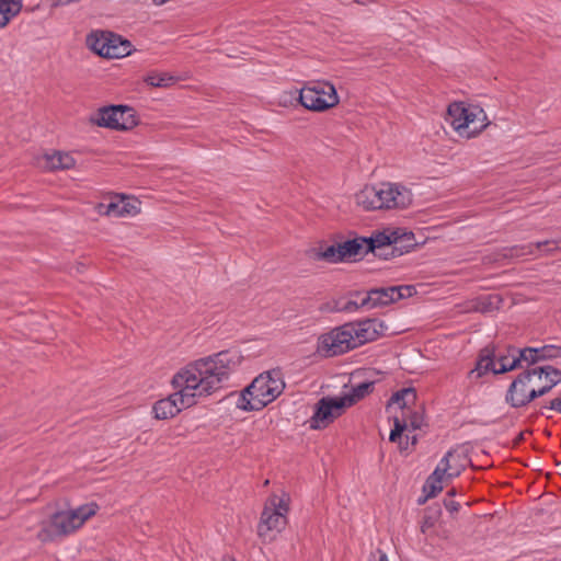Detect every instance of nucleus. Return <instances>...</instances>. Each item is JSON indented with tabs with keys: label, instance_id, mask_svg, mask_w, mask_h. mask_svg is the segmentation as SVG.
Wrapping results in <instances>:
<instances>
[{
	"label": "nucleus",
	"instance_id": "f257e3e1",
	"mask_svg": "<svg viewBox=\"0 0 561 561\" xmlns=\"http://www.w3.org/2000/svg\"><path fill=\"white\" fill-rule=\"evenodd\" d=\"M242 358L239 350H228L194 360L174 374L171 383L186 398V403L194 405L198 399L219 390Z\"/></svg>",
	"mask_w": 561,
	"mask_h": 561
},
{
	"label": "nucleus",
	"instance_id": "f03ea898",
	"mask_svg": "<svg viewBox=\"0 0 561 561\" xmlns=\"http://www.w3.org/2000/svg\"><path fill=\"white\" fill-rule=\"evenodd\" d=\"M382 332L383 324L377 319L345 323L318 337L317 353L322 357L339 356L377 340Z\"/></svg>",
	"mask_w": 561,
	"mask_h": 561
},
{
	"label": "nucleus",
	"instance_id": "7ed1b4c3",
	"mask_svg": "<svg viewBox=\"0 0 561 561\" xmlns=\"http://www.w3.org/2000/svg\"><path fill=\"white\" fill-rule=\"evenodd\" d=\"M99 508L95 502H89L76 508L57 511L39 522L36 537L47 543L70 536L92 518Z\"/></svg>",
	"mask_w": 561,
	"mask_h": 561
},
{
	"label": "nucleus",
	"instance_id": "20e7f679",
	"mask_svg": "<svg viewBox=\"0 0 561 561\" xmlns=\"http://www.w3.org/2000/svg\"><path fill=\"white\" fill-rule=\"evenodd\" d=\"M354 202L364 211L405 208L412 203V193L403 185L385 182L365 185L355 193Z\"/></svg>",
	"mask_w": 561,
	"mask_h": 561
},
{
	"label": "nucleus",
	"instance_id": "39448f33",
	"mask_svg": "<svg viewBox=\"0 0 561 561\" xmlns=\"http://www.w3.org/2000/svg\"><path fill=\"white\" fill-rule=\"evenodd\" d=\"M285 382L279 370L260 374L241 392L237 407L243 411H259L275 401L284 391Z\"/></svg>",
	"mask_w": 561,
	"mask_h": 561
},
{
	"label": "nucleus",
	"instance_id": "423d86ee",
	"mask_svg": "<svg viewBox=\"0 0 561 561\" xmlns=\"http://www.w3.org/2000/svg\"><path fill=\"white\" fill-rule=\"evenodd\" d=\"M293 101L302 105L306 110L323 113L334 108L340 103L334 84L327 80H310L302 88L295 92H284L280 96V104H291Z\"/></svg>",
	"mask_w": 561,
	"mask_h": 561
},
{
	"label": "nucleus",
	"instance_id": "0eeeda50",
	"mask_svg": "<svg viewBox=\"0 0 561 561\" xmlns=\"http://www.w3.org/2000/svg\"><path fill=\"white\" fill-rule=\"evenodd\" d=\"M446 122L463 139L478 137L491 124L485 111L480 105L462 101L448 105Z\"/></svg>",
	"mask_w": 561,
	"mask_h": 561
},
{
	"label": "nucleus",
	"instance_id": "6e6552de",
	"mask_svg": "<svg viewBox=\"0 0 561 561\" xmlns=\"http://www.w3.org/2000/svg\"><path fill=\"white\" fill-rule=\"evenodd\" d=\"M290 511L287 493L272 494L265 502L257 524V536L264 543H271L286 528Z\"/></svg>",
	"mask_w": 561,
	"mask_h": 561
},
{
	"label": "nucleus",
	"instance_id": "1a4fd4ad",
	"mask_svg": "<svg viewBox=\"0 0 561 561\" xmlns=\"http://www.w3.org/2000/svg\"><path fill=\"white\" fill-rule=\"evenodd\" d=\"M413 389H403L392 396L388 409H399L400 414L393 416L394 426L390 432L389 439L397 442L405 431H415L423 425V414L420 410H412L410 403L415 401Z\"/></svg>",
	"mask_w": 561,
	"mask_h": 561
},
{
	"label": "nucleus",
	"instance_id": "9d476101",
	"mask_svg": "<svg viewBox=\"0 0 561 561\" xmlns=\"http://www.w3.org/2000/svg\"><path fill=\"white\" fill-rule=\"evenodd\" d=\"M85 44L96 55L107 58H124L134 50V45L128 39L110 31L94 30L87 35Z\"/></svg>",
	"mask_w": 561,
	"mask_h": 561
},
{
	"label": "nucleus",
	"instance_id": "9b49d317",
	"mask_svg": "<svg viewBox=\"0 0 561 561\" xmlns=\"http://www.w3.org/2000/svg\"><path fill=\"white\" fill-rule=\"evenodd\" d=\"M368 252H375L388 245H393L396 250L409 252L416 245L414 233L403 227L387 226L373 231L370 237L366 238Z\"/></svg>",
	"mask_w": 561,
	"mask_h": 561
},
{
	"label": "nucleus",
	"instance_id": "f8f14e48",
	"mask_svg": "<svg viewBox=\"0 0 561 561\" xmlns=\"http://www.w3.org/2000/svg\"><path fill=\"white\" fill-rule=\"evenodd\" d=\"M91 122L100 127L115 130H129L138 123L135 111L126 105L101 107L91 116Z\"/></svg>",
	"mask_w": 561,
	"mask_h": 561
},
{
	"label": "nucleus",
	"instance_id": "ddd939ff",
	"mask_svg": "<svg viewBox=\"0 0 561 561\" xmlns=\"http://www.w3.org/2000/svg\"><path fill=\"white\" fill-rule=\"evenodd\" d=\"M538 379L533 369L520 373L508 386L505 402L514 409L527 407L537 399L535 388Z\"/></svg>",
	"mask_w": 561,
	"mask_h": 561
},
{
	"label": "nucleus",
	"instance_id": "4468645a",
	"mask_svg": "<svg viewBox=\"0 0 561 561\" xmlns=\"http://www.w3.org/2000/svg\"><path fill=\"white\" fill-rule=\"evenodd\" d=\"M415 289L412 286H392L386 288H376L369 290L360 301H350L346 306L347 310L357 309L363 307L373 309L389 305L402 298L410 297L414 294Z\"/></svg>",
	"mask_w": 561,
	"mask_h": 561
},
{
	"label": "nucleus",
	"instance_id": "2eb2a0df",
	"mask_svg": "<svg viewBox=\"0 0 561 561\" xmlns=\"http://www.w3.org/2000/svg\"><path fill=\"white\" fill-rule=\"evenodd\" d=\"M95 211L101 216L125 218L135 217L141 211V202L125 194H111L107 202L96 204Z\"/></svg>",
	"mask_w": 561,
	"mask_h": 561
},
{
	"label": "nucleus",
	"instance_id": "dca6fc26",
	"mask_svg": "<svg viewBox=\"0 0 561 561\" xmlns=\"http://www.w3.org/2000/svg\"><path fill=\"white\" fill-rule=\"evenodd\" d=\"M348 402H343L341 397H324L320 399L309 421L310 428L322 430L328 427L335 419L341 416Z\"/></svg>",
	"mask_w": 561,
	"mask_h": 561
},
{
	"label": "nucleus",
	"instance_id": "f3484780",
	"mask_svg": "<svg viewBox=\"0 0 561 561\" xmlns=\"http://www.w3.org/2000/svg\"><path fill=\"white\" fill-rule=\"evenodd\" d=\"M175 390L174 393L169 397L157 401L152 407V413L157 420H167L174 417L183 409L192 407L191 403H186V398Z\"/></svg>",
	"mask_w": 561,
	"mask_h": 561
},
{
	"label": "nucleus",
	"instance_id": "a211bd4d",
	"mask_svg": "<svg viewBox=\"0 0 561 561\" xmlns=\"http://www.w3.org/2000/svg\"><path fill=\"white\" fill-rule=\"evenodd\" d=\"M36 165L45 171L69 170L75 168L76 160L69 152H46L36 159Z\"/></svg>",
	"mask_w": 561,
	"mask_h": 561
},
{
	"label": "nucleus",
	"instance_id": "6ab92c4d",
	"mask_svg": "<svg viewBox=\"0 0 561 561\" xmlns=\"http://www.w3.org/2000/svg\"><path fill=\"white\" fill-rule=\"evenodd\" d=\"M459 455L448 451L440 459L431 477L436 478L443 484L458 477L463 468V465L457 461Z\"/></svg>",
	"mask_w": 561,
	"mask_h": 561
},
{
	"label": "nucleus",
	"instance_id": "aec40b11",
	"mask_svg": "<svg viewBox=\"0 0 561 561\" xmlns=\"http://www.w3.org/2000/svg\"><path fill=\"white\" fill-rule=\"evenodd\" d=\"M536 373L538 380H536V394L537 398L547 394L553 387L561 382V370L552 366H542L531 368Z\"/></svg>",
	"mask_w": 561,
	"mask_h": 561
},
{
	"label": "nucleus",
	"instance_id": "412c9836",
	"mask_svg": "<svg viewBox=\"0 0 561 561\" xmlns=\"http://www.w3.org/2000/svg\"><path fill=\"white\" fill-rule=\"evenodd\" d=\"M523 355L524 348H512L508 350L507 354L499 356V358L496 359L497 368L495 370V374H503L517 368H524L525 366H530L528 364V358H525Z\"/></svg>",
	"mask_w": 561,
	"mask_h": 561
},
{
	"label": "nucleus",
	"instance_id": "4be33fe9",
	"mask_svg": "<svg viewBox=\"0 0 561 561\" xmlns=\"http://www.w3.org/2000/svg\"><path fill=\"white\" fill-rule=\"evenodd\" d=\"M341 244L343 261H352L368 253L366 238H355L344 241Z\"/></svg>",
	"mask_w": 561,
	"mask_h": 561
},
{
	"label": "nucleus",
	"instance_id": "5701e85b",
	"mask_svg": "<svg viewBox=\"0 0 561 561\" xmlns=\"http://www.w3.org/2000/svg\"><path fill=\"white\" fill-rule=\"evenodd\" d=\"M561 355V347L556 345H545L542 347L524 348V357L528 358V364L533 365L538 360L552 359Z\"/></svg>",
	"mask_w": 561,
	"mask_h": 561
},
{
	"label": "nucleus",
	"instance_id": "b1692460",
	"mask_svg": "<svg viewBox=\"0 0 561 561\" xmlns=\"http://www.w3.org/2000/svg\"><path fill=\"white\" fill-rule=\"evenodd\" d=\"M496 368V360H494L492 352L488 348H484L480 353L476 367L470 370L469 377L471 379L480 378L490 371L495 374Z\"/></svg>",
	"mask_w": 561,
	"mask_h": 561
},
{
	"label": "nucleus",
	"instance_id": "393cba45",
	"mask_svg": "<svg viewBox=\"0 0 561 561\" xmlns=\"http://www.w3.org/2000/svg\"><path fill=\"white\" fill-rule=\"evenodd\" d=\"M23 7V0H0V30L15 19Z\"/></svg>",
	"mask_w": 561,
	"mask_h": 561
},
{
	"label": "nucleus",
	"instance_id": "a878e982",
	"mask_svg": "<svg viewBox=\"0 0 561 561\" xmlns=\"http://www.w3.org/2000/svg\"><path fill=\"white\" fill-rule=\"evenodd\" d=\"M178 78L165 71H150L144 78V82L153 88H169L175 84Z\"/></svg>",
	"mask_w": 561,
	"mask_h": 561
},
{
	"label": "nucleus",
	"instance_id": "bb28decb",
	"mask_svg": "<svg viewBox=\"0 0 561 561\" xmlns=\"http://www.w3.org/2000/svg\"><path fill=\"white\" fill-rule=\"evenodd\" d=\"M373 383L371 382H362L358 386L352 388V391L350 393H345L341 396V399L343 402H348L347 408L355 404L357 401L363 399L365 396H367L371 390Z\"/></svg>",
	"mask_w": 561,
	"mask_h": 561
},
{
	"label": "nucleus",
	"instance_id": "cd10ccee",
	"mask_svg": "<svg viewBox=\"0 0 561 561\" xmlns=\"http://www.w3.org/2000/svg\"><path fill=\"white\" fill-rule=\"evenodd\" d=\"M317 257L330 263L343 262L341 244L339 243L327 247L317 254Z\"/></svg>",
	"mask_w": 561,
	"mask_h": 561
},
{
	"label": "nucleus",
	"instance_id": "c85d7f7f",
	"mask_svg": "<svg viewBox=\"0 0 561 561\" xmlns=\"http://www.w3.org/2000/svg\"><path fill=\"white\" fill-rule=\"evenodd\" d=\"M444 489V484L440 483L436 478L428 477L424 486L423 491L426 494V497H435L442 490Z\"/></svg>",
	"mask_w": 561,
	"mask_h": 561
},
{
	"label": "nucleus",
	"instance_id": "c756f323",
	"mask_svg": "<svg viewBox=\"0 0 561 561\" xmlns=\"http://www.w3.org/2000/svg\"><path fill=\"white\" fill-rule=\"evenodd\" d=\"M540 412L541 414L545 413V410L553 411L556 413H561V394L550 399V400H543L539 402Z\"/></svg>",
	"mask_w": 561,
	"mask_h": 561
},
{
	"label": "nucleus",
	"instance_id": "7c9ffc66",
	"mask_svg": "<svg viewBox=\"0 0 561 561\" xmlns=\"http://www.w3.org/2000/svg\"><path fill=\"white\" fill-rule=\"evenodd\" d=\"M559 244H560L559 241L547 240V241H543V242L536 243V248H537L538 251L551 252V251L557 250L559 248Z\"/></svg>",
	"mask_w": 561,
	"mask_h": 561
},
{
	"label": "nucleus",
	"instance_id": "2f4dec72",
	"mask_svg": "<svg viewBox=\"0 0 561 561\" xmlns=\"http://www.w3.org/2000/svg\"><path fill=\"white\" fill-rule=\"evenodd\" d=\"M368 561H388V557L386 552L377 549L369 554Z\"/></svg>",
	"mask_w": 561,
	"mask_h": 561
},
{
	"label": "nucleus",
	"instance_id": "473e14b6",
	"mask_svg": "<svg viewBox=\"0 0 561 561\" xmlns=\"http://www.w3.org/2000/svg\"><path fill=\"white\" fill-rule=\"evenodd\" d=\"M412 444L413 445L416 444V437L415 436L412 437Z\"/></svg>",
	"mask_w": 561,
	"mask_h": 561
},
{
	"label": "nucleus",
	"instance_id": "72a5a7b5",
	"mask_svg": "<svg viewBox=\"0 0 561 561\" xmlns=\"http://www.w3.org/2000/svg\"><path fill=\"white\" fill-rule=\"evenodd\" d=\"M490 298H491V299H495V300H497V301H499V298H497V296H494V297H490Z\"/></svg>",
	"mask_w": 561,
	"mask_h": 561
}]
</instances>
